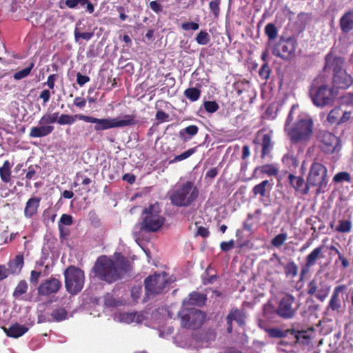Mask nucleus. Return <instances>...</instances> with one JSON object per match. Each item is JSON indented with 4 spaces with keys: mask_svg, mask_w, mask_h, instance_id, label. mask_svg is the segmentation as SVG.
Wrapping results in <instances>:
<instances>
[{
    "mask_svg": "<svg viewBox=\"0 0 353 353\" xmlns=\"http://www.w3.org/2000/svg\"><path fill=\"white\" fill-rule=\"evenodd\" d=\"M132 270L130 261L118 254L116 259L105 255L99 256L91 270V276L112 284L122 279Z\"/></svg>",
    "mask_w": 353,
    "mask_h": 353,
    "instance_id": "f257e3e1",
    "label": "nucleus"
},
{
    "mask_svg": "<svg viewBox=\"0 0 353 353\" xmlns=\"http://www.w3.org/2000/svg\"><path fill=\"white\" fill-rule=\"evenodd\" d=\"M77 119L95 124L94 129L97 132L114 128L134 125L139 122L134 114H125L123 116L122 119H118L117 118L99 119L83 114H76L74 115L62 114L59 117L57 123L59 125H71L74 123Z\"/></svg>",
    "mask_w": 353,
    "mask_h": 353,
    "instance_id": "f03ea898",
    "label": "nucleus"
},
{
    "mask_svg": "<svg viewBox=\"0 0 353 353\" xmlns=\"http://www.w3.org/2000/svg\"><path fill=\"white\" fill-rule=\"evenodd\" d=\"M199 195V189L192 181H189L176 185L170 192L169 199L175 207L188 208L194 203Z\"/></svg>",
    "mask_w": 353,
    "mask_h": 353,
    "instance_id": "7ed1b4c3",
    "label": "nucleus"
},
{
    "mask_svg": "<svg viewBox=\"0 0 353 353\" xmlns=\"http://www.w3.org/2000/svg\"><path fill=\"white\" fill-rule=\"evenodd\" d=\"M159 205L156 203L145 208L141 214L142 221L140 223V230L146 232L158 231L165 223V217L161 214Z\"/></svg>",
    "mask_w": 353,
    "mask_h": 353,
    "instance_id": "20e7f679",
    "label": "nucleus"
},
{
    "mask_svg": "<svg viewBox=\"0 0 353 353\" xmlns=\"http://www.w3.org/2000/svg\"><path fill=\"white\" fill-rule=\"evenodd\" d=\"M306 179L311 188H315L316 194L324 192L328 183L327 168L321 163L314 161L310 167Z\"/></svg>",
    "mask_w": 353,
    "mask_h": 353,
    "instance_id": "39448f33",
    "label": "nucleus"
},
{
    "mask_svg": "<svg viewBox=\"0 0 353 353\" xmlns=\"http://www.w3.org/2000/svg\"><path fill=\"white\" fill-rule=\"evenodd\" d=\"M63 276L66 291L72 295L78 294L84 285V272L74 265H70L64 270Z\"/></svg>",
    "mask_w": 353,
    "mask_h": 353,
    "instance_id": "423d86ee",
    "label": "nucleus"
},
{
    "mask_svg": "<svg viewBox=\"0 0 353 353\" xmlns=\"http://www.w3.org/2000/svg\"><path fill=\"white\" fill-rule=\"evenodd\" d=\"M297 42L294 37L288 38L281 36L272 47V52L275 57L285 61H291L296 57Z\"/></svg>",
    "mask_w": 353,
    "mask_h": 353,
    "instance_id": "0eeeda50",
    "label": "nucleus"
},
{
    "mask_svg": "<svg viewBox=\"0 0 353 353\" xmlns=\"http://www.w3.org/2000/svg\"><path fill=\"white\" fill-rule=\"evenodd\" d=\"M316 139L319 149L326 154L338 153L342 148L341 139L330 132L320 130Z\"/></svg>",
    "mask_w": 353,
    "mask_h": 353,
    "instance_id": "6e6552de",
    "label": "nucleus"
},
{
    "mask_svg": "<svg viewBox=\"0 0 353 353\" xmlns=\"http://www.w3.org/2000/svg\"><path fill=\"white\" fill-rule=\"evenodd\" d=\"M312 134L313 122L311 119H299L288 132L290 139L296 143L309 140Z\"/></svg>",
    "mask_w": 353,
    "mask_h": 353,
    "instance_id": "1a4fd4ad",
    "label": "nucleus"
},
{
    "mask_svg": "<svg viewBox=\"0 0 353 353\" xmlns=\"http://www.w3.org/2000/svg\"><path fill=\"white\" fill-rule=\"evenodd\" d=\"M181 325L186 329L199 328L205 321V314L195 308H184L179 312Z\"/></svg>",
    "mask_w": 353,
    "mask_h": 353,
    "instance_id": "9d476101",
    "label": "nucleus"
},
{
    "mask_svg": "<svg viewBox=\"0 0 353 353\" xmlns=\"http://www.w3.org/2000/svg\"><path fill=\"white\" fill-rule=\"evenodd\" d=\"M167 284V274L165 272L148 276L144 280L146 296L149 297L161 294Z\"/></svg>",
    "mask_w": 353,
    "mask_h": 353,
    "instance_id": "9b49d317",
    "label": "nucleus"
},
{
    "mask_svg": "<svg viewBox=\"0 0 353 353\" xmlns=\"http://www.w3.org/2000/svg\"><path fill=\"white\" fill-rule=\"evenodd\" d=\"M331 286L321 277H314L307 284V293L323 302L327 297Z\"/></svg>",
    "mask_w": 353,
    "mask_h": 353,
    "instance_id": "f8f14e48",
    "label": "nucleus"
},
{
    "mask_svg": "<svg viewBox=\"0 0 353 353\" xmlns=\"http://www.w3.org/2000/svg\"><path fill=\"white\" fill-rule=\"evenodd\" d=\"M310 95L313 103L318 107L330 105L334 100L332 89L325 85L319 87L313 85L310 90Z\"/></svg>",
    "mask_w": 353,
    "mask_h": 353,
    "instance_id": "ddd939ff",
    "label": "nucleus"
},
{
    "mask_svg": "<svg viewBox=\"0 0 353 353\" xmlns=\"http://www.w3.org/2000/svg\"><path fill=\"white\" fill-rule=\"evenodd\" d=\"M295 303V298L292 294H286L283 296L276 309V314L284 319H292L296 311V308L293 305Z\"/></svg>",
    "mask_w": 353,
    "mask_h": 353,
    "instance_id": "4468645a",
    "label": "nucleus"
},
{
    "mask_svg": "<svg viewBox=\"0 0 353 353\" xmlns=\"http://www.w3.org/2000/svg\"><path fill=\"white\" fill-rule=\"evenodd\" d=\"M324 249L323 245H319L317 248H314L306 257L305 261L303 266L301 267L299 280L303 281L307 274L310 268L315 265L319 259L324 258V255L323 254V251Z\"/></svg>",
    "mask_w": 353,
    "mask_h": 353,
    "instance_id": "2eb2a0df",
    "label": "nucleus"
},
{
    "mask_svg": "<svg viewBox=\"0 0 353 353\" xmlns=\"http://www.w3.org/2000/svg\"><path fill=\"white\" fill-rule=\"evenodd\" d=\"M347 290L346 285H339L334 288L330 299L325 307V312H336L339 313L342 307V301L340 297Z\"/></svg>",
    "mask_w": 353,
    "mask_h": 353,
    "instance_id": "dca6fc26",
    "label": "nucleus"
},
{
    "mask_svg": "<svg viewBox=\"0 0 353 353\" xmlns=\"http://www.w3.org/2000/svg\"><path fill=\"white\" fill-rule=\"evenodd\" d=\"M62 287L60 280L51 276L42 282L38 287V294L40 296H47L57 293Z\"/></svg>",
    "mask_w": 353,
    "mask_h": 353,
    "instance_id": "f3484780",
    "label": "nucleus"
},
{
    "mask_svg": "<svg viewBox=\"0 0 353 353\" xmlns=\"http://www.w3.org/2000/svg\"><path fill=\"white\" fill-rule=\"evenodd\" d=\"M288 181L291 188L298 194L305 196L309 194L310 185L307 180L305 181L303 176H296L290 173L288 176Z\"/></svg>",
    "mask_w": 353,
    "mask_h": 353,
    "instance_id": "a211bd4d",
    "label": "nucleus"
},
{
    "mask_svg": "<svg viewBox=\"0 0 353 353\" xmlns=\"http://www.w3.org/2000/svg\"><path fill=\"white\" fill-rule=\"evenodd\" d=\"M324 70L325 72L332 71V74H336L341 70H343L345 59L341 57L335 56L331 53L326 55Z\"/></svg>",
    "mask_w": 353,
    "mask_h": 353,
    "instance_id": "6ab92c4d",
    "label": "nucleus"
},
{
    "mask_svg": "<svg viewBox=\"0 0 353 353\" xmlns=\"http://www.w3.org/2000/svg\"><path fill=\"white\" fill-rule=\"evenodd\" d=\"M332 83L336 88L347 89L353 84V78L343 70L333 75Z\"/></svg>",
    "mask_w": 353,
    "mask_h": 353,
    "instance_id": "aec40b11",
    "label": "nucleus"
},
{
    "mask_svg": "<svg viewBox=\"0 0 353 353\" xmlns=\"http://www.w3.org/2000/svg\"><path fill=\"white\" fill-rule=\"evenodd\" d=\"M255 143H258L261 146V157L264 158L269 154L273 148L272 138L269 134H263L259 131L257 134V138L254 141Z\"/></svg>",
    "mask_w": 353,
    "mask_h": 353,
    "instance_id": "412c9836",
    "label": "nucleus"
},
{
    "mask_svg": "<svg viewBox=\"0 0 353 353\" xmlns=\"http://www.w3.org/2000/svg\"><path fill=\"white\" fill-rule=\"evenodd\" d=\"M272 181L264 180L259 184L255 185L252 192L254 196H260V200L262 201L264 197H269L270 193L273 188Z\"/></svg>",
    "mask_w": 353,
    "mask_h": 353,
    "instance_id": "4be33fe9",
    "label": "nucleus"
},
{
    "mask_svg": "<svg viewBox=\"0 0 353 353\" xmlns=\"http://www.w3.org/2000/svg\"><path fill=\"white\" fill-rule=\"evenodd\" d=\"M207 296L198 292H192L189 294L188 299H185L183 302L185 307L190 305H196L202 307L205 304Z\"/></svg>",
    "mask_w": 353,
    "mask_h": 353,
    "instance_id": "5701e85b",
    "label": "nucleus"
},
{
    "mask_svg": "<svg viewBox=\"0 0 353 353\" xmlns=\"http://www.w3.org/2000/svg\"><path fill=\"white\" fill-rule=\"evenodd\" d=\"M41 200L39 196H32L27 201L24 209V216L26 218H32L37 214Z\"/></svg>",
    "mask_w": 353,
    "mask_h": 353,
    "instance_id": "b1692460",
    "label": "nucleus"
},
{
    "mask_svg": "<svg viewBox=\"0 0 353 353\" xmlns=\"http://www.w3.org/2000/svg\"><path fill=\"white\" fill-rule=\"evenodd\" d=\"M54 126L48 124H39V126L31 128L29 136L32 138L44 137L52 132Z\"/></svg>",
    "mask_w": 353,
    "mask_h": 353,
    "instance_id": "393cba45",
    "label": "nucleus"
},
{
    "mask_svg": "<svg viewBox=\"0 0 353 353\" xmlns=\"http://www.w3.org/2000/svg\"><path fill=\"white\" fill-rule=\"evenodd\" d=\"M2 329L8 336L15 339L23 336L28 330V327L17 323L12 324L9 328L2 327Z\"/></svg>",
    "mask_w": 353,
    "mask_h": 353,
    "instance_id": "a878e982",
    "label": "nucleus"
},
{
    "mask_svg": "<svg viewBox=\"0 0 353 353\" xmlns=\"http://www.w3.org/2000/svg\"><path fill=\"white\" fill-rule=\"evenodd\" d=\"M340 28L343 33H349L353 30V10L343 14L339 21Z\"/></svg>",
    "mask_w": 353,
    "mask_h": 353,
    "instance_id": "bb28decb",
    "label": "nucleus"
},
{
    "mask_svg": "<svg viewBox=\"0 0 353 353\" xmlns=\"http://www.w3.org/2000/svg\"><path fill=\"white\" fill-rule=\"evenodd\" d=\"M24 265V259L23 254H17L12 260L8 263L9 274H19Z\"/></svg>",
    "mask_w": 353,
    "mask_h": 353,
    "instance_id": "cd10ccee",
    "label": "nucleus"
},
{
    "mask_svg": "<svg viewBox=\"0 0 353 353\" xmlns=\"http://www.w3.org/2000/svg\"><path fill=\"white\" fill-rule=\"evenodd\" d=\"M12 163L9 160L3 161L0 167V179L4 183H10L12 181Z\"/></svg>",
    "mask_w": 353,
    "mask_h": 353,
    "instance_id": "c85d7f7f",
    "label": "nucleus"
},
{
    "mask_svg": "<svg viewBox=\"0 0 353 353\" xmlns=\"http://www.w3.org/2000/svg\"><path fill=\"white\" fill-rule=\"evenodd\" d=\"M199 132V128L196 125H190L181 129L179 132V136L183 141L186 142L196 135Z\"/></svg>",
    "mask_w": 353,
    "mask_h": 353,
    "instance_id": "c756f323",
    "label": "nucleus"
},
{
    "mask_svg": "<svg viewBox=\"0 0 353 353\" xmlns=\"http://www.w3.org/2000/svg\"><path fill=\"white\" fill-rule=\"evenodd\" d=\"M282 266L286 278L294 279L298 275L299 266L293 260L290 259L287 263H283Z\"/></svg>",
    "mask_w": 353,
    "mask_h": 353,
    "instance_id": "7c9ffc66",
    "label": "nucleus"
},
{
    "mask_svg": "<svg viewBox=\"0 0 353 353\" xmlns=\"http://www.w3.org/2000/svg\"><path fill=\"white\" fill-rule=\"evenodd\" d=\"M267 332L270 337L281 339L286 337L289 334H295L296 330L293 328L283 330L280 328L275 327L267 330Z\"/></svg>",
    "mask_w": 353,
    "mask_h": 353,
    "instance_id": "2f4dec72",
    "label": "nucleus"
},
{
    "mask_svg": "<svg viewBox=\"0 0 353 353\" xmlns=\"http://www.w3.org/2000/svg\"><path fill=\"white\" fill-rule=\"evenodd\" d=\"M50 316H51L52 319H48V322L62 321L67 319L68 311L63 307H57L51 312Z\"/></svg>",
    "mask_w": 353,
    "mask_h": 353,
    "instance_id": "473e14b6",
    "label": "nucleus"
},
{
    "mask_svg": "<svg viewBox=\"0 0 353 353\" xmlns=\"http://www.w3.org/2000/svg\"><path fill=\"white\" fill-rule=\"evenodd\" d=\"M230 316L232 321H236L240 326L245 323V314L243 310L235 309L231 310L227 316Z\"/></svg>",
    "mask_w": 353,
    "mask_h": 353,
    "instance_id": "72a5a7b5",
    "label": "nucleus"
},
{
    "mask_svg": "<svg viewBox=\"0 0 353 353\" xmlns=\"http://www.w3.org/2000/svg\"><path fill=\"white\" fill-rule=\"evenodd\" d=\"M28 289V285L26 280H21L12 293V296L16 299H19L25 294Z\"/></svg>",
    "mask_w": 353,
    "mask_h": 353,
    "instance_id": "f704fd0d",
    "label": "nucleus"
},
{
    "mask_svg": "<svg viewBox=\"0 0 353 353\" xmlns=\"http://www.w3.org/2000/svg\"><path fill=\"white\" fill-rule=\"evenodd\" d=\"M201 91L196 88H188L185 90L183 94L190 101H196L201 97Z\"/></svg>",
    "mask_w": 353,
    "mask_h": 353,
    "instance_id": "c9c22d12",
    "label": "nucleus"
},
{
    "mask_svg": "<svg viewBox=\"0 0 353 353\" xmlns=\"http://www.w3.org/2000/svg\"><path fill=\"white\" fill-rule=\"evenodd\" d=\"M265 34L268 37L269 41H273L278 36L277 28L274 23H269L265 27Z\"/></svg>",
    "mask_w": 353,
    "mask_h": 353,
    "instance_id": "e433bc0d",
    "label": "nucleus"
},
{
    "mask_svg": "<svg viewBox=\"0 0 353 353\" xmlns=\"http://www.w3.org/2000/svg\"><path fill=\"white\" fill-rule=\"evenodd\" d=\"M352 228V223L350 220H340L335 230L341 233H349Z\"/></svg>",
    "mask_w": 353,
    "mask_h": 353,
    "instance_id": "4c0bfd02",
    "label": "nucleus"
},
{
    "mask_svg": "<svg viewBox=\"0 0 353 353\" xmlns=\"http://www.w3.org/2000/svg\"><path fill=\"white\" fill-rule=\"evenodd\" d=\"M196 151V147L192 148L181 153L179 155H176L174 158L169 161L170 164L174 163L178 161H183L188 158H189L191 155L195 153Z\"/></svg>",
    "mask_w": 353,
    "mask_h": 353,
    "instance_id": "58836bf2",
    "label": "nucleus"
},
{
    "mask_svg": "<svg viewBox=\"0 0 353 353\" xmlns=\"http://www.w3.org/2000/svg\"><path fill=\"white\" fill-rule=\"evenodd\" d=\"M283 162L288 167L296 168L299 165V160L297 157L292 154H285L282 159Z\"/></svg>",
    "mask_w": 353,
    "mask_h": 353,
    "instance_id": "ea45409f",
    "label": "nucleus"
},
{
    "mask_svg": "<svg viewBox=\"0 0 353 353\" xmlns=\"http://www.w3.org/2000/svg\"><path fill=\"white\" fill-rule=\"evenodd\" d=\"M59 112L44 114L39 121V124H51L57 122L59 119Z\"/></svg>",
    "mask_w": 353,
    "mask_h": 353,
    "instance_id": "a19ab883",
    "label": "nucleus"
},
{
    "mask_svg": "<svg viewBox=\"0 0 353 353\" xmlns=\"http://www.w3.org/2000/svg\"><path fill=\"white\" fill-rule=\"evenodd\" d=\"M341 114V110L340 108H335L332 110L327 115V121L332 124H339V120Z\"/></svg>",
    "mask_w": 353,
    "mask_h": 353,
    "instance_id": "79ce46f5",
    "label": "nucleus"
},
{
    "mask_svg": "<svg viewBox=\"0 0 353 353\" xmlns=\"http://www.w3.org/2000/svg\"><path fill=\"white\" fill-rule=\"evenodd\" d=\"M40 169L38 165H30L28 166L26 174V179L28 181L34 180L38 178L37 170Z\"/></svg>",
    "mask_w": 353,
    "mask_h": 353,
    "instance_id": "37998d69",
    "label": "nucleus"
},
{
    "mask_svg": "<svg viewBox=\"0 0 353 353\" xmlns=\"http://www.w3.org/2000/svg\"><path fill=\"white\" fill-rule=\"evenodd\" d=\"M34 65V63L33 62H31L29 66L26 67V68L20 71L15 72L13 75L14 79L16 80H20L28 77L30 74Z\"/></svg>",
    "mask_w": 353,
    "mask_h": 353,
    "instance_id": "c03bdc74",
    "label": "nucleus"
},
{
    "mask_svg": "<svg viewBox=\"0 0 353 353\" xmlns=\"http://www.w3.org/2000/svg\"><path fill=\"white\" fill-rule=\"evenodd\" d=\"M287 239V233L279 234L271 240V244L275 248H280L282 245H283Z\"/></svg>",
    "mask_w": 353,
    "mask_h": 353,
    "instance_id": "a18cd8bd",
    "label": "nucleus"
},
{
    "mask_svg": "<svg viewBox=\"0 0 353 353\" xmlns=\"http://www.w3.org/2000/svg\"><path fill=\"white\" fill-rule=\"evenodd\" d=\"M74 39L76 42H78L79 41V39H83L85 41L90 40L93 36L94 32H81L79 31V29L78 28H76L74 32Z\"/></svg>",
    "mask_w": 353,
    "mask_h": 353,
    "instance_id": "49530a36",
    "label": "nucleus"
},
{
    "mask_svg": "<svg viewBox=\"0 0 353 353\" xmlns=\"http://www.w3.org/2000/svg\"><path fill=\"white\" fill-rule=\"evenodd\" d=\"M295 337L294 344H297L299 343H307L308 340L310 339V336L306 334V332L304 330L301 331H296V333L294 334Z\"/></svg>",
    "mask_w": 353,
    "mask_h": 353,
    "instance_id": "de8ad7c7",
    "label": "nucleus"
},
{
    "mask_svg": "<svg viewBox=\"0 0 353 353\" xmlns=\"http://www.w3.org/2000/svg\"><path fill=\"white\" fill-rule=\"evenodd\" d=\"M335 183H341L342 181L351 182V176L347 172H340L336 174L333 178Z\"/></svg>",
    "mask_w": 353,
    "mask_h": 353,
    "instance_id": "09e8293b",
    "label": "nucleus"
},
{
    "mask_svg": "<svg viewBox=\"0 0 353 353\" xmlns=\"http://www.w3.org/2000/svg\"><path fill=\"white\" fill-rule=\"evenodd\" d=\"M72 223L73 220L71 215L67 214H62L59 222V229L60 230L61 234H62L63 232L62 225H71Z\"/></svg>",
    "mask_w": 353,
    "mask_h": 353,
    "instance_id": "8fccbe9b",
    "label": "nucleus"
},
{
    "mask_svg": "<svg viewBox=\"0 0 353 353\" xmlns=\"http://www.w3.org/2000/svg\"><path fill=\"white\" fill-rule=\"evenodd\" d=\"M210 37L209 34L204 30H201L196 37V41L199 45H206L209 43Z\"/></svg>",
    "mask_w": 353,
    "mask_h": 353,
    "instance_id": "3c124183",
    "label": "nucleus"
},
{
    "mask_svg": "<svg viewBox=\"0 0 353 353\" xmlns=\"http://www.w3.org/2000/svg\"><path fill=\"white\" fill-rule=\"evenodd\" d=\"M221 0H212L209 3V7L214 18H218L220 14Z\"/></svg>",
    "mask_w": 353,
    "mask_h": 353,
    "instance_id": "603ef678",
    "label": "nucleus"
},
{
    "mask_svg": "<svg viewBox=\"0 0 353 353\" xmlns=\"http://www.w3.org/2000/svg\"><path fill=\"white\" fill-rule=\"evenodd\" d=\"M203 107L205 111L208 113H214L216 112L219 105L215 101H207L203 103Z\"/></svg>",
    "mask_w": 353,
    "mask_h": 353,
    "instance_id": "864d4df0",
    "label": "nucleus"
},
{
    "mask_svg": "<svg viewBox=\"0 0 353 353\" xmlns=\"http://www.w3.org/2000/svg\"><path fill=\"white\" fill-rule=\"evenodd\" d=\"M330 250L335 252L338 255L339 260L341 262L342 267L345 269L350 266L349 261L340 252V251L334 246L332 245Z\"/></svg>",
    "mask_w": 353,
    "mask_h": 353,
    "instance_id": "5fc2aeb1",
    "label": "nucleus"
},
{
    "mask_svg": "<svg viewBox=\"0 0 353 353\" xmlns=\"http://www.w3.org/2000/svg\"><path fill=\"white\" fill-rule=\"evenodd\" d=\"M271 70L268 65V63H263L261 65L259 74L263 79L267 80L270 77Z\"/></svg>",
    "mask_w": 353,
    "mask_h": 353,
    "instance_id": "6e6d98bb",
    "label": "nucleus"
},
{
    "mask_svg": "<svg viewBox=\"0 0 353 353\" xmlns=\"http://www.w3.org/2000/svg\"><path fill=\"white\" fill-rule=\"evenodd\" d=\"M104 305L108 307H114L117 305V300L110 294L104 296Z\"/></svg>",
    "mask_w": 353,
    "mask_h": 353,
    "instance_id": "4d7b16f0",
    "label": "nucleus"
},
{
    "mask_svg": "<svg viewBox=\"0 0 353 353\" xmlns=\"http://www.w3.org/2000/svg\"><path fill=\"white\" fill-rule=\"evenodd\" d=\"M261 172L269 176H274L278 173V170L272 165H265L261 167Z\"/></svg>",
    "mask_w": 353,
    "mask_h": 353,
    "instance_id": "13d9d810",
    "label": "nucleus"
},
{
    "mask_svg": "<svg viewBox=\"0 0 353 353\" xmlns=\"http://www.w3.org/2000/svg\"><path fill=\"white\" fill-rule=\"evenodd\" d=\"M87 99L83 97H76L73 101V105L79 110H83L86 105Z\"/></svg>",
    "mask_w": 353,
    "mask_h": 353,
    "instance_id": "bf43d9fd",
    "label": "nucleus"
},
{
    "mask_svg": "<svg viewBox=\"0 0 353 353\" xmlns=\"http://www.w3.org/2000/svg\"><path fill=\"white\" fill-rule=\"evenodd\" d=\"M181 28L183 30H186V31L190 30H196L199 29V23L192 22V21L185 22L181 24Z\"/></svg>",
    "mask_w": 353,
    "mask_h": 353,
    "instance_id": "052dcab7",
    "label": "nucleus"
},
{
    "mask_svg": "<svg viewBox=\"0 0 353 353\" xmlns=\"http://www.w3.org/2000/svg\"><path fill=\"white\" fill-rule=\"evenodd\" d=\"M90 77L87 75H83L80 72L77 74V83L81 87L83 86L85 83L89 82Z\"/></svg>",
    "mask_w": 353,
    "mask_h": 353,
    "instance_id": "680f3d73",
    "label": "nucleus"
},
{
    "mask_svg": "<svg viewBox=\"0 0 353 353\" xmlns=\"http://www.w3.org/2000/svg\"><path fill=\"white\" fill-rule=\"evenodd\" d=\"M156 119L160 123L167 121L169 118V114L163 110H158L155 115Z\"/></svg>",
    "mask_w": 353,
    "mask_h": 353,
    "instance_id": "e2e57ef3",
    "label": "nucleus"
},
{
    "mask_svg": "<svg viewBox=\"0 0 353 353\" xmlns=\"http://www.w3.org/2000/svg\"><path fill=\"white\" fill-rule=\"evenodd\" d=\"M41 274V272L32 270L30 272V282L34 285H37Z\"/></svg>",
    "mask_w": 353,
    "mask_h": 353,
    "instance_id": "0e129e2a",
    "label": "nucleus"
},
{
    "mask_svg": "<svg viewBox=\"0 0 353 353\" xmlns=\"http://www.w3.org/2000/svg\"><path fill=\"white\" fill-rule=\"evenodd\" d=\"M221 249L223 252H228L234 247V241L230 240L229 241H223L220 245Z\"/></svg>",
    "mask_w": 353,
    "mask_h": 353,
    "instance_id": "69168bd1",
    "label": "nucleus"
},
{
    "mask_svg": "<svg viewBox=\"0 0 353 353\" xmlns=\"http://www.w3.org/2000/svg\"><path fill=\"white\" fill-rule=\"evenodd\" d=\"M58 78V74H52L48 76L47 82L46 84L48 85V87L50 89H54L55 85V81H57Z\"/></svg>",
    "mask_w": 353,
    "mask_h": 353,
    "instance_id": "338daca9",
    "label": "nucleus"
},
{
    "mask_svg": "<svg viewBox=\"0 0 353 353\" xmlns=\"http://www.w3.org/2000/svg\"><path fill=\"white\" fill-rule=\"evenodd\" d=\"M150 8L156 13L162 12L163 7L157 1H152L150 3Z\"/></svg>",
    "mask_w": 353,
    "mask_h": 353,
    "instance_id": "774afa93",
    "label": "nucleus"
}]
</instances>
